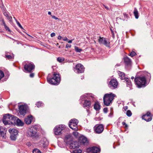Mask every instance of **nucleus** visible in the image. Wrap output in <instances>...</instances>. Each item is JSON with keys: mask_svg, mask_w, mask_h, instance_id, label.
I'll return each instance as SVG.
<instances>
[{"mask_svg": "<svg viewBox=\"0 0 153 153\" xmlns=\"http://www.w3.org/2000/svg\"><path fill=\"white\" fill-rule=\"evenodd\" d=\"M134 82L138 88L144 87L146 85V80L144 76L136 77L134 79Z\"/></svg>", "mask_w": 153, "mask_h": 153, "instance_id": "f257e3e1", "label": "nucleus"}, {"mask_svg": "<svg viewBox=\"0 0 153 153\" xmlns=\"http://www.w3.org/2000/svg\"><path fill=\"white\" fill-rule=\"evenodd\" d=\"M15 119H16V117L9 114H7L4 115L3 122L5 125L10 124V123L12 124H15V121L16 120Z\"/></svg>", "mask_w": 153, "mask_h": 153, "instance_id": "f03ea898", "label": "nucleus"}, {"mask_svg": "<svg viewBox=\"0 0 153 153\" xmlns=\"http://www.w3.org/2000/svg\"><path fill=\"white\" fill-rule=\"evenodd\" d=\"M115 96L116 95L112 93L105 94L103 98L104 105L107 106L110 105L112 103V101L114 100Z\"/></svg>", "mask_w": 153, "mask_h": 153, "instance_id": "7ed1b4c3", "label": "nucleus"}, {"mask_svg": "<svg viewBox=\"0 0 153 153\" xmlns=\"http://www.w3.org/2000/svg\"><path fill=\"white\" fill-rule=\"evenodd\" d=\"M48 82L53 85H58L60 82L61 78L59 74H56L54 73L53 74V76L52 77H47Z\"/></svg>", "mask_w": 153, "mask_h": 153, "instance_id": "20e7f679", "label": "nucleus"}, {"mask_svg": "<svg viewBox=\"0 0 153 153\" xmlns=\"http://www.w3.org/2000/svg\"><path fill=\"white\" fill-rule=\"evenodd\" d=\"M78 122V120L76 119H71L69 122V126L73 130L76 131L78 128L77 126Z\"/></svg>", "mask_w": 153, "mask_h": 153, "instance_id": "39448f33", "label": "nucleus"}, {"mask_svg": "<svg viewBox=\"0 0 153 153\" xmlns=\"http://www.w3.org/2000/svg\"><path fill=\"white\" fill-rule=\"evenodd\" d=\"M65 127L64 125H59L56 126L54 129V132L55 135H58L61 134L63 130H64Z\"/></svg>", "mask_w": 153, "mask_h": 153, "instance_id": "423d86ee", "label": "nucleus"}, {"mask_svg": "<svg viewBox=\"0 0 153 153\" xmlns=\"http://www.w3.org/2000/svg\"><path fill=\"white\" fill-rule=\"evenodd\" d=\"M36 133L37 130L36 129L31 127L28 129L27 134L28 137L33 138L36 137Z\"/></svg>", "mask_w": 153, "mask_h": 153, "instance_id": "0eeeda50", "label": "nucleus"}, {"mask_svg": "<svg viewBox=\"0 0 153 153\" xmlns=\"http://www.w3.org/2000/svg\"><path fill=\"white\" fill-rule=\"evenodd\" d=\"M98 42L100 44H102L108 47H110V42L107 39H106L105 38L99 37L98 39Z\"/></svg>", "mask_w": 153, "mask_h": 153, "instance_id": "6e6552de", "label": "nucleus"}, {"mask_svg": "<svg viewBox=\"0 0 153 153\" xmlns=\"http://www.w3.org/2000/svg\"><path fill=\"white\" fill-rule=\"evenodd\" d=\"M94 129L95 133H101L104 130V126L102 124L96 125L94 127Z\"/></svg>", "mask_w": 153, "mask_h": 153, "instance_id": "1a4fd4ad", "label": "nucleus"}, {"mask_svg": "<svg viewBox=\"0 0 153 153\" xmlns=\"http://www.w3.org/2000/svg\"><path fill=\"white\" fill-rule=\"evenodd\" d=\"M100 148L96 146H93L88 148L87 151L92 153H100Z\"/></svg>", "mask_w": 153, "mask_h": 153, "instance_id": "9d476101", "label": "nucleus"}, {"mask_svg": "<svg viewBox=\"0 0 153 153\" xmlns=\"http://www.w3.org/2000/svg\"><path fill=\"white\" fill-rule=\"evenodd\" d=\"M118 85V82L116 79H112L111 80L108 84V86L111 89L116 88Z\"/></svg>", "mask_w": 153, "mask_h": 153, "instance_id": "9b49d317", "label": "nucleus"}, {"mask_svg": "<svg viewBox=\"0 0 153 153\" xmlns=\"http://www.w3.org/2000/svg\"><path fill=\"white\" fill-rule=\"evenodd\" d=\"M34 65L31 63H30L26 64L24 66V69L28 72H30L35 68Z\"/></svg>", "mask_w": 153, "mask_h": 153, "instance_id": "f8f14e48", "label": "nucleus"}, {"mask_svg": "<svg viewBox=\"0 0 153 153\" xmlns=\"http://www.w3.org/2000/svg\"><path fill=\"white\" fill-rule=\"evenodd\" d=\"M75 69L76 72L78 73H82L84 72L85 68L82 65L78 63L76 65Z\"/></svg>", "mask_w": 153, "mask_h": 153, "instance_id": "ddd939ff", "label": "nucleus"}, {"mask_svg": "<svg viewBox=\"0 0 153 153\" xmlns=\"http://www.w3.org/2000/svg\"><path fill=\"white\" fill-rule=\"evenodd\" d=\"M19 109L20 114L24 116L26 113V106L24 105H21L19 107Z\"/></svg>", "mask_w": 153, "mask_h": 153, "instance_id": "4468645a", "label": "nucleus"}, {"mask_svg": "<svg viewBox=\"0 0 153 153\" xmlns=\"http://www.w3.org/2000/svg\"><path fill=\"white\" fill-rule=\"evenodd\" d=\"M142 118L147 122L151 121L152 120V117L151 113L149 112H147L146 114L142 116Z\"/></svg>", "mask_w": 153, "mask_h": 153, "instance_id": "2eb2a0df", "label": "nucleus"}, {"mask_svg": "<svg viewBox=\"0 0 153 153\" xmlns=\"http://www.w3.org/2000/svg\"><path fill=\"white\" fill-rule=\"evenodd\" d=\"M69 147L71 149H78L79 147V143L76 141H72L70 144Z\"/></svg>", "mask_w": 153, "mask_h": 153, "instance_id": "dca6fc26", "label": "nucleus"}, {"mask_svg": "<svg viewBox=\"0 0 153 153\" xmlns=\"http://www.w3.org/2000/svg\"><path fill=\"white\" fill-rule=\"evenodd\" d=\"M79 142L81 144L84 145H87L88 143V141L87 138L83 136L79 137Z\"/></svg>", "mask_w": 153, "mask_h": 153, "instance_id": "f3484780", "label": "nucleus"}, {"mask_svg": "<svg viewBox=\"0 0 153 153\" xmlns=\"http://www.w3.org/2000/svg\"><path fill=\"white\" fill-rule=\"evenodd\" d=\"M7 130H5V128H3L0 126V136L2 137L3 139H5L6 137V132Z\"/></svg>", "mask_w": 153, "mask_h": 153, "instance_id": "a211bd4d", "label": "nucleus"}, {"mask_svg": "<svg viewBox=\"0 0 153 153\" xmlns=\"http://www.w3.org/2000/svg\"><path fill=\"white\" fill-rule=\"evenodd\" d=\"M48 144V141L45 139H43L42 141H41V143L40 144L41 146L44 148L47 146Z\"/></svg>", "mask_w": 153, "mask_h": 153, "instance_id": "6ab92c4d", "label": "nucleus"}, {"mask_svg": "<svg viewBox=\"0 0 153 153\" xmlns=\"http://www.w3.org/2000/svg\"><path fill=\"white\" fill-rule=\"evenodd\" d=\"M33 120V117L32 115H29L25 119V122L26 124L29 125L31 123Z\"/></svg>", "mask_w": 153, "mask_h": 153, "instance_id": "aec40b11", "label": "nucleus"}, {"mask_svg": "<svg viewBox=\"0 0 153 153\" xmlns=\"http://www.w3.org/2000/svg\"><path fill=\"white\" fill-rule=\"evenodd\" d=\"M91 101L85 100H84L83 104V107H86L88 108L91 107Z\"/></svg>", "mask_w": 153, "mask_h": 153, "instance_id": "412c9836", "label": "nucleus"}, {"mask_svg": "<svg viewBox=\"0 0 153 153\" xmlns=\"http://www.w3.org/2000/svg\"><path fill=\"white\" fill-rule=\"evenodd\" d=\"M9 132L10 133V134L12 135H17L18 134V131L17 129L15 128H9L8 130Z\"/></svg>", "mask_w": 153, "mask_h": 153, "instance_id": "4be33fe9", "label": "nucleus"}, {"mask_svg": "<svg viewBox=\"0 0 153 153\" xmlns=\"http://www.w3.org/2000/svg\"><path fill=\"white\" fill-rule=\"evenodd\" d=\"M15 124L16 123L17 125L19 126H22L24 125V123L16 117V119H15Z\"/></svg>", "mask_w": 153, "mask_h": 153, "instance_id": "5701e85b", "label": "nucleus"}, {"mask_svg": "<svg viewBox=\"0 0 153 153\" xmlns=\"http://www.w3.org/2000/svg\"><path fill=\"white\" fill-rule=\"evenodd\" d=\"M94 108L96 111L99 110L100 108V105L98 102H95L94 105Z\"/></svg>", "mask_w": 153, "mask_h": 153, "instance_id": "b1692460", "label": "nucleus"}, {"mask_svg": "<svg viewBox=\"0 0 153 153\" xmlns=\"http://www.w3.org/2000/svg\"><path fill=\"white\" fill-rule=\"evenodd\" d=\"M124 62L127 65H130L131 63V59L128 57H126L124 58Z\"/></svg>", "mask_w": 153, "mask_h": 153, "instance_id": "393cba45", "label": "nucleus"}, {"mask_svg": "<svg viewBox=\"0 0 153 153\" xmlns=\"http://www.w3.org/2000/svg\"><path fill=\"white\" fill-rule=\"evenodd\" d=\"M133 13L135 18L138 19L139 17L138 12L136 8H134Z\"/></svg>", "mask_w": 153, "mask_h": 153, "instance_id": "a878e982", "label": "nucleus"}, {"mask_svg": "<svg viewBox=\"0 0 153 153\" xmlns=\"http://www.w3.org/2000/svg\"><path fill=\"white\" fill-rule=\"evenodd\" d=\"M3 25L4 26V27L5 29L6 30L8 31L9 32H10V30L9 29V27L6 25L4 22V21H3Z\"/></svg>", "mask_w": 153, "mask_h": 153, "instance_id": "bb28decb", "label": "nucleus"}, {"mask_svg": "<svg viewBox=\"0 0 153 153\" xmlns=\"http://www.w3.org/2000/svg\"><path fill=\"white\" fill-rule=\"evenodd\" d=\"M10 137L11 139L13 140H15L16 139L17 135H12V134H10Z\"/></svg>", "mask_w": 153, "mask_h": 153, "instance_id": "cd10ccee", "label": "nucleus"}, {"mask_svg": "<svg viewBox=\"0 0 153 153\" xmlns=\"http://www.w3.org/2000/svg\"><path fill=\"white\" fill-rule=\"evenodd\" d=\"M57 61L59 62H62L64 60V58L62 57H59L57 59Z\"/></svg>", "mask_w": 153, "mask_h": 153, "instance_id": "c85d7f7f", "label": "nucleus"}, {"mask_svg": "<svg viewBox=\"0 0 153 153\" xmlns=\"http://www.w3.org/2000/svg\"><path fill=\"white\" fill-rule=\"evenodd\" d=\"M119 76H120L121 78L123 79L124 77V73L123 72L119 71Z\"/></svg>", "mask_w": 153, "mask_h": 153, "instance_id": "c756f323", "label": "nucleus"}, {"mask_svg": "<svg viewBox=\"0 0 153 153\" xmlns=\"http://www.w3.org/2000/svg\"><path fill=\"white\" fill-rule=\"evenodd\" d=\"M126 114L128 117H130L132 115V113L130 110H128L127 111Z\"/></svg>", "mask_w": 153, "mask_h": 153, "instance_id": "7c9ffc66", "label": "nucleus"}, {"mask_svg": "<svg viewBox=\"0 0 153 153\" xmlns=\"http://www.w3.org/2000/svg\"><path fill=\"white\" fill-rule=\"evenodd\" d=\"M75 50L77 52H80L82 51V49L79 48L75 46L74 47Z\"/></svg>", "mask_w": 153, "mask_h": 153, "instance_id": "2f4dec72", "label": "nucleus"}, {"mask_svg": "<svg viewBox=\"0 0 153 153\" xmlns=\"http://www.w3.org/2000/svg\"><path fill=\"white\" fill-rule=\"evenodd\" d=\"M33 153H42L38 149H34L33 151Z\"/></svg>", "mask_w": 153, "mask_h": 153, "instance_id": "473e14b6", "label": "nucleus"}, {"mask_svg": "<svg viewBox=\"0 0 153 153\" xmlns=\"http://www.w3.org/2000/svg\"><path fill=\"white\" fill-rule=\"evenodd\" d=\"M15 21L16 22V23L17 25H18V26L21 29H23V27L20 24V23H19V22L16 19H15Z\"/></svg>", "mask_w": 153, "mask_h": 153, "instance_id": "72a5a7b5", "label": "nucleus"}, {"mask_svg": "<svg viewBox=\"0 0 153 153\" xmlns=\"http://www.w3.org/2000/svg\"><path fill=\"white\" fill-rule=\"evenodd\" d=\"M136 54V53L135 52L133 51H132L130 54L129 55L131 57H132L134 56H135Z\"/></svg>", "mask_w": 153, "mask_h": 153, "instance_id": "f704fd0d", "label": "nucleus"}, {"mask_svg": "<svg viewBox=\"0 0 153 153\" xmlns=\"http://www.w3.org/2000/svg\"><path fill=\"white\" fill-rule=\"evenodd\" d=\"M4 15L6 17L8 16L7 14V12L6 11V10H4L3 11Z\"/></svg>", "mask_w": 153, "mask_h": 153, "instance_id": "c9c22d12", "label": "nucleus"}, {"mask_svg": "<svg viewBox=\"0 0 153 153\" xmlns=\"http://www.w3.org/2000/svg\"><path fill=\"white\" fill-rule=\"evenodd\" d=\"M7 19L10 22H11L12 21V18L11 16H7L6 17Z\"/></svg>", "mask_w": 153, "mask_h": 153, "instance_id": "e433bc0d", "label": "nucleus"}, {"mask_svg": "<svg viewBox=\"0 0 153 153\" xmlns=\"http://www.w3.org/2000/svg\"><path fill=\"white\" fill-rule=\"evenodd\" d=\"M6 58L8 59H11L13 58V57L10 55H7L6 56Z\"/></svg>", "mask_w": 153, "mask_h": 153, "instance_id": "4c0bfd02", "label": "nucleus"}, {"mask_svg": "<svg viewBox=\"0 0 153 153\" xmlns=\"http://www.w3.org/2000/svg\"><path fill=\"white\" fill-rule=\"evenodd\" d=\"M41 104L42 103L40 102H38L36 103V105L39 108V107L41 106Z\"/></svg>", "mask_w": 153, "mask_h": 153, "instance_id": "58836bf2", "label": "nucleus"}, {"mask_svg": "<svg viewBox=\"0 0 153 153\" xmlns=\"http://www.w3.org/2000/svg\"><path fill=\"white\" fill-rule=\"evenodd\" d=\"M103 112L105 113H106L108 112V108H104L103 109Z\"/></svg>", "mask_w": 153, "mask_h": 153, "instance_id": "ea45409f", "label": "nucleus"}, {"mask_svg": "<svg viewBox=\"0 0 153 153\" xmlns=\"http://www.w3.org/2000/svg\"><path fill=\"white\" fill-rule=\"evenodd\" d=\"M51 16L52 17V18L53 19H56V20H57V19H58L59 20V19L57 17H56L55 16H52V15H51Z\"/></svg>", "mask_w": 153, "mask_h": 153, "instance_id": "a19ab883", "label": "nucleus"}, {"mask_svg": "<svg viewBox=\"0 0 153 153\" xmlns=\"http://www.w3.org/2000/svg\"><path fill=\"white\" fill-rule=\"evenodd\" d=\"M71 45H69V44H67L66 45L65 48H71Z\"/></svg>", "mask_w": 153, "mask_h": 153, "instance_id": "79ce46f5", "label": "nucleus"}, {"mask_svg": "<svg viewBox=\"0 0 153 153\" xmlns=\"http://www.w3.org/2000/svg\"><path fill=\"white\" fill-rule=\"evenodd\" d=\"M1 7L2 10V12L4 10H6L5 7H4V6L3 5H2L1 6Z\"/></svg>", "mask_w": 153, "mask_h": 153, "instance_id": "37998d69", "label": "nucleus"}, {"mask_svg": "<svg viewBox=\"0 0 153 153\" xmlns=\"http://www.w3.org/2000/svg\"><path fill=\"white\" fill-rule=\"evenodd\" d=\"M127 85H128L130 86H131L132 85V84L131 82L129 81L128 82L127 81Z\"/></svg>", "mask_w": 153, "mask_h": 153, "instance_id": "c03bdc74", "label": "nucleus"}, {"mask_svg": "<svg viewBox=\"0 0 153 153\" xmlns=\"http://www.w3.org/2000/svg\"><path fill=\"white\" fill-rule=\"evenodd\" d=\"M34 73H31L30 74V76L31 78H33L34 76Z\"/></svg>", "mask_w": 153, "mask_h": 153, "instance_id": "a18cd8bd", "label": "nucleus"}, {"mask_svg": "<svg viewBox=\"0 0 153 153\" xmlns=\"http://www.w3.org/2000/svg\"><path fill=\"white\" fill-rule=\"evenodd\" d=\"M122 124L123 125H125L126 127H127L128 126V125L125 122H123Z\"/></svg>", "mask_w": 153, "mask_h": 153, "instance_id": "49530a36", "label": "nucleus"}, {"mask_svg": "<svg viewBox=\"0 0 153 153\" xmlns=\"http://www.w3.org/2000/svg\"><path fill=\"white\" fill-rule=\"evenodd\" d=\"M55 36V34L54 33H52L51 34V37H53Z\"/></svg>", "mask_w": 153, "mask_h": 153, "instance_id": "de8ad7c7", "label": "nucleus"}, {"mask_svg": "<svg viewBox=\"0 0 153 153\" xmlns=\"http://www.w3.org/2000/svg\"><path fill=\"white\" fill-rule=\"evenodd\" d=\"M63 40L65 41H68V39L66 37H65L64 39H63Z\"/></svg>", "mask_w": 153, "mask_h": 153, "instance_id": "09e8293b", "label": "nucleus"}, {"mask_svg": "<svg viewBox=\"0 0 153 153\" xmlns=\"http://www.w3.org/2000/svg\"><path fill=\"white\" fill-rule=\"evenodd\" d=\"M128 108V107L127 106H126L124 107V109L125 110H126Z\"/></svg>", "mask_w": 153, "mask_h": 153, "instance_id": "8fccbe9b", "label": "nucleus"}, {"mask_svg": "<svg viewBox=\"0 0 153 153\" xmlns=\"http://www.w3.org/2000/svg\"><path fill=\"white\" fill-rule=\"evenodd\" d=\"M78 153H81L82 152V151L81 149L77 150Z\"/></svg>", "mask_w": 153, "mask_h": 153, "instance_id": "3c124183", "label": "nucleus"}, {"mask_svg": "<svg viewBox=\"0 0 153 153\" xmlns=\"http://www.w3.org/2000/svg\"><path fill=\"white\" fill-rule=\"evenodd\" d=\"M72 41V40H69L68 39V41H67L68 43H71Z\"/></svg>", "mask_w": 153, "mask_h": 153, "instance_id": "603ef678", "label": "nucleus"}, {"mask_svg": "<svg viewBox=\"0 0 153 153\" xmlns=\"http://www.w3.org/2000/svg\"><path fill=\"white\" fill-rule=\"evenodd\" d=\"M77 150H75L73 152L74 153H78Z\"/></svg>", "mask_w": 153, "mask_h": 153, "instance_id": "864d4df0", "label": "nucleus"}, {"mask_svg": "<svg viewBox=\"0 0 153 153\" xmlns=\"http://www.w3.org/2000/svg\"><path fill=\"white\" fill-rule=\"evenodd\" d=\"M62 38V36H58V39L60 40Z\"/></svg>", "mask_w": 153, "mask_h": 153, "instance_id": "5fc2aeb1", "label": "nucleus"}, {"mask_svg": "<svg viewBox=\"0 0 153 153\" xmlns=\"http://www.w3.org/2000/svg\"><path fill=\"white\" fill-rule=\"evenodd\" d=\"M104 7H105V8L107 10H108V7L105 5H104Z\"/></svg>", "mask_w": 153, "mask_h": 153, "instance_id": "6e6d98bb", "label": "nucleus"}, {"mask_svg": "<svg viewBox=\"0 0 153 153\" xmlns=\"http://www.w3.org/2000/svg\"><path fill=\"white\" fill-rule=\"evenodd\" d=\"M48 15H51V16L52 15H51V12H50V11H49V12H48Z\"/></svg>", "mask_w": 153, "mask_h": 153, "instance_id": "4d7b16f0", "label": "nucleus"}, {"mask_svg": "<svg viewBox=\"0 0 153 153\" xmlns=\"http://www.w3.org/2000/svg\"><path fill=\"white\" fill-rule=\"evenodd\" d=\"M112 35H113V36H114V32L113 31H112Z\"/></svg>", "mask_w": 153, "mask_h": 153, "instance_id": "13d9d810", "label": "nucleus"}, {"mask_svg": "<svg viewBox=\"0 0 153 153\" xmlns=\"http://www.w3.org/2000/svg\"><path fill=\"white\" fill-rule=\"evenodd\" d=\"M84 78V76H81V79H82Z\"/></svg>", "mask_w": 153, "mask_h": 153, "instance_id": "bf43d9fd", "label": "nucleus"}, {"mask_svg": "<svg viewBox=\"0 0 153 153\" xmlns=\"http://www.w3.org/2000/svg\"><path fill=\"white\" fill-rule=\"evenodd\" d=\"M134 77L133 76H132L131 78V79H134Z\"/></svg>", "mask_w": 153, "mask_h": 153, "instance_id": "052dcab7", "label": "nucleus"}, {"mask_svg": "<svg viewBox=\"0 0 153 153\" xmlns=\"http://www.w3.org/2000/svg\"><path fill=\"white\" fill-rule=\"evenodd\" d=\"M14 19L15 20V19H16L15 17H14Z\"/></svg>", "mask_w": 153, "mask_h": 153, "instance_id": "680f3d73", "label": "nucleus"}, {"mask_svg": "<svg viewBox=\"0 0 153 153\" xmlns=\"http://www.w3.org/2000/svg\"><path fill=\"white\" fill-rule=\"evenodd\" d=\"M94 42L95 43H96V42H95V41H94Z\"/></svg>", "mask_w": 153, "mask_h": 153, "instance_id": "e2e57ef3", "label": "nucleus"}, {"mask_svg": "<svg viewBox=\"0 0 153 153\" xmlns=\"http://www.w3.org/2000/svg\"><path fill=\"white\" fill-rule=\"evenodd\" d=\"M111 32H112V31H112V30H111Z\"/></svg>", "mask_w": 153, "mask_h": 153, "instance_id": "0e129e2a", "label": "nucleus"}, {"mask_svg": "<svg viewBox=\"0 0 153 153\" xmlns=\"http://www.w3.org/2000/svg\"><path fill=\"white\" fill-rule=\"evenodd\" d=\"M152 153H153V152H152Z\"/></svg>", "mask_w": 153, "mask_h": 153, "instance_id": "69168bd1", "label": "nucleus"}]
</instances>
